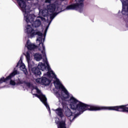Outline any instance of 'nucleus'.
Listing matches in <instances>:
<instances>
[{
	"mask_svg": "<svg viewBox=\"0 0 128 128\" xmlns=\"http://www.w3.org/2000/svg\"><path fill=\"white\" fill-rule=\"evenodd\" d=\"M70 108L73 110H78L79 112L74 116V113L72 112L70 109L67 108L64 112L66 116L70 118V116H73L72 120H74L76 118L82 114L86 110H90V112H96L98 110H103V109H99L102 106H96L94 105L86 104L82 102L78 101L74 97H71L70 98Z\"/></svg>",
	"mask_w": 128,
	"mask_h": 128,
	"instance_id": "f257e3e1",
	"label": "nucleus"
},
{
	"mask_svg": "<svg viewBox=\"0 0 128 128\" xmlns=\"http://www.w3.org/2000/svg\"><path fill=\"white\" fill-rule=\"evenodd\" d=\"M34 66V62H31L30 64H29L28 66L29 70H31L32 74L36 76H40V74H42V72L40 70H44L46 68V64L40 62H39L37 67L35 66Z\"/></svg>",
	"mask_w": 128,
	"mask_h": 128,
	"instance_id": "f03ea898",
	"label": "nucleus"
},
{
	"mask_svg": "<svg viewBox=\"0 0 128 128\" xmlns=\"http://www.w3.org/2000/svg\"><path fill=\"white\" fill-rule=\"evenodd\" d=\"M128 104L126 105H120L112 106H102L98 108L99 110H115V112H128Z\"/></svg>",
	"mask_w": 128,
	"mask_h": 128,
	"instance_id": "7ed1b4c3",
	"label": "nucleus"
},
{
	"mask_svg": "<svg viewBox=\"0 0 128 128\" xmlns=\"http://www.w3.org/2000/svg\"><path fill=\"white\" fill-rule=\"evenodd\" d=\"M56 84L58 86V87H56V90H62V92H63L64 94H62V92L61 94L62 96L64 98V100H68V98H70V93L68 92V91L64 88V86L60 82V80L56 81Z\"/></svg>",
	"mask_w": 128,
	"mask_h": 128,
	"instance_id": "20e7f679",
	"label": "nucleus"
},
{
	"mask_svg": "<svg viewBox=\"0 0 128 128\" xmlns=\"http://www.w3.org/2000/svg\"><path fill=\"white\" fill-rule=\"evenodd\" d=\"M27 33L30 34L31 38H34V36H38L39 37L38 38L36 39V40L38 42H40L42 40V33L38 31L37 32H34V30L32 29V26H30V25H28L27 26Z\"/></svg>",
	"mask_w": 128,
	"mask_h": 128,
	"instance_id": "39448f33",
	"label": "nucleus"
},
{
	"mask_svg": "<svg viewBox=\"0 0 128 128\" xmlns=\"http://www.w3.org/2000/svg\"><path fill=\"white\" fill-rule=\"evenodd\" d=\"M33 96H35L36 98H38L40 100V102L44 104L46 106L47 110H48V112H50V106L48 104V100L46 95L41 94L40 96H38V94H33Z\"/></svg>",
	"mask_w": 128,
	"mask_h": 128,
	"instance_id": "423d86ee",
	"label": "nucleus"
},
{
	"mask_svg": "<svg viewBox=\"0 0 128 128\" xmlns=\"http://www.w3.org/2000/svg\"><path fill=\"white\" fill-rule=\"evenodd\" d=\"M82 6L77 2L66 6V10H82Z\"/></svg>",
	"mask_w": 128,
	"mask_h": 128,
	"instance_id": "0eeeda50",
	"label": "nucleus"
},
{
	"mask_svg": "<svg viewBox=\"0 0 128 128\" xmlns=\"http://www.w3.org/2000/svg\"><path fill=\"white\" fill-rule=\"evenodd\" d=\"M24 16L26 23L28 24V22H34V15L29 14L30 12V10L24 9Z\"/></svg>",
	"mask_w": 128,
	"mask_h": 128,
	"instance_id": "6e6552de",
	"label": "nucleus"
},
{
	"mask_svg": "<svg viewBox=\"0 0 128 128\" xmlns=\"http://www.w3.org/2000/svg\"><path fill=\"white\" fill-rule=\"evenodd\" d=\"M18 74V70H14L12 72L10 73L9 76L4 78V77H2L0 78V84L4 82H6L8 80H12L14 76Z\"/></svg>",
	"mask_w": 128,
	"mask_h": 128,
	"instance_id": "1a4fd4ad",
	"label": "nucleus"
},
{
	"mask_svg": "<svg viewBox=\"0 0 128 128\" xmlns=\"http://www.w3.org/2000/svg\"><path fill=\"white\" fill-rule=\"evenodd\" d=\"M58 128H66V119L60 121L58 120L56 122Z\"/></svg>",
	"mask_w": 128,
	"mask_h": 128,
	"instance_id": "9d476101",
	"label": "nucleus"
},
{
	"mask_svg": "<svg viewBox=\"0 0 128 128\" xmlns=\"http://www.w3.org/2000/svg\"><path fill=\"white\" fill-rule=\"evenodd\" d=\"M19 6L23 9V12H24V10H26V2L24 0H16Z\"/></svg>",
	"mask_w": 128,
	"mask_h": 128,
	"instance_id": "9b49d317",
	"label": "nucleus"
},
{
	"mask_svg": "<svg viewBox=\"0 0 128 128\" xmlns=\"http://www.w3.org/2000/svg\"><path fill=\"white\" fill-rule=\"evenodd\" d=\"M54 110L55 112L58 116H60V118L66 120V117H64V112H62V108H58Z\"/></svg>",
	"mask_w": 128,
	"mask_h": 128,
	"instance_id": "f8f14e48",
	"label": "nucleus"
},
{
	"mask_svg": "<svg viewBox=\"0 0 128 128\" xmlns=\"http://www.w3.org/2000/svg\"><path fill=\"white\" fill-rule=\"evenodd\" d=\"M56 8V4H50L47 6V10L49 12H54Z\"/></svg>",
	"mask_w": 128,
	"mask_h": 128,
	"instance_id": "ddd939ff",
	"label": "nucleus"
},
{
	"mask_svg": "<svg viewBox=\"0 0 128 128\" xmlns=\"http://www.w3.org/2000/svg\"><path fill=\"white\" fill-rule=\"evenodd\" d=\"M51 82L50 80H48L46 77H42L41 80V82L42 84L44 86H48Z\"/></svg>",
	"mask_w": 128,
	"mask_h": 128,
	"instance_id": "4468645a",
	"label": "nucleus"
},
{
	"mask_svg": "<svg viewBox=\"0 0 128 128\" xmlns=\"http://www.w3.org/2000/svg\"><path fill=\"white\" fill-rule=\"evenodd\" d=\"M26 46H27V48L28 50H36V48L38 47L36 45L32 44H30L28 43V41H27L26 42Z\"/></svg>",
	"mask_w": 128,
	"mask_h": 128,
	"instance_id": "2eb2a0df",
	"label": "nucleus"
},
{
	"mask_svg": "<svg viewBox=\"0 0 128 128\" xmlns=\"http://www.w3.org/2000/svg\"><path fill=\"white\" fill-rule=\"evenodd\" d=\"M46 76H47L48 78H56V76L54 72V71L51 72H46Z\"/></svg>",
	"mask_w": 128,
	"mask_h": 128,
	"instance_id": "dca6fc26",
	"label": "nucleus"
},
{
	"mask_svg": "<svg viewBox=\"0 0 128 128\" xmlns=\"http://www.w3.org/2000/svg\"><path fill=\"white\" fill-rule=\"evenodd\" d=\"M40 20H37L34 22L32 24V26H33V28H38V26H40Z\"/></svg>",
	"mask_w": 128,
	"mask_h": 128,
	"instance_id": "f3484780",
	"label": "nucleus"
},
{
	"mask_svg": "<svg viewBox=\"0 0 128 128\" xmlns=\"http://www.w3.org/2000/svg\"><path fill=\"white\" fill-rule=\"evenodd\" d=\"M34 57L35 60H37V62H40L42 58V54L36 53L34 55Z\"/></svg>",
	"mask_w": 128,
	"mask_h": 128,
	"instance_id": "a211bd4d",
	"label": "nucleus"
},
{
	"mask_svg": "<svg viewBox=\"0 0 128 128\" xmlns=\"http://www.w3.org/2000/svg\"><path fill=\"white\" fill-rule=\"evenodd\" d=\"M26 58L28 63V66L31 62H32V61H30V52H26Z\"/></svg>",
	"mask_w": 128,
	"mask_h": 128,
	"instance_id": "6ab92c4d",
	"label": "nucleus"
},
{
	"mask_svg": "<svg viewBox=\"0 0 128 128\" xmlns=\"http://www.w3.org/2000/svg\"><path fill=\"white\" fill-rule=\"evenodd\" d=\"M58 14V12H52V14H50V20H54V18H56Z\"/></svg>",
	"mask_w": 128,
	"mask_h": 128,
	"instance_id": "aec40b11",
	"label": "nucleus"
},
{
	"mask_svg": "<svg viewBox=\"0 0 128 128\" xmlns=\"http://www.w3.org/2000/svg\"><path fill=\"white\" fill-rule=\"evenodd\" d=\"M18 66H20V68H22V60H20L18 62L16 68H18Z\"/></svg>",
	"mask_w": 128,
	"mask_h": 128,
	"instance_id": "412c9836",
	"label": "nucleus"
},
{
	"mask_svg": "<svg viewBox=\"0 0 128 128\" xmlns=\"http://www.w3.org/2000/svg\"><path fill=\"white\" fill-rule=\"evenodd\" d=\"M84 0H78L77 2H78V4H81V6H82V7L84 8Z\"/></svg>",
	"mask_w": 128,
	"mask_h": 128,
	"instance_id": "4be33fe9",
	"label": "nucleus"
},
{
	"mask_svg": "<svg viewBox=\"0 0 128 128\" xmlns=\"http://www.w3.org/2000/svg\"><path fill=\"white\" fill-rule=\"evenodd\" d=\"M42 49H43V50L42 51V53L44 54V56H46V52H44V50L45 48H44V43H42Z\"/></svg>",
	"mask_w": 128,
	"mask_h": 128,
	"instance_id": "5701e85b",
	"label": "nucleus"
},
{
	"mask_svg": "<svg viewBox=\"0 0 128 128\" xmlns=\"http://www.w3.org/2000/svg\"><path fill=\"white\" fill-rule=\"evenodd\" d=\"M10 84L11 86H16V82H14V80H10Z\"/></svg>",
	"mask_w": 128,
	"mask_h": 128,
	"instance_id": "b1692460",
	"label": "nucleus"
},
{
	"mask_svg": "<svg viewBox=\"0 0 128 128\" xmlns=\"http://www.w3.org/2000/svg\"><path fill=\"white\" fill-rule=\"evenodd\" d=\"M36 90L37 94H39V95L38 94V96H40V94H42V92L38 88H36Z\"/></svg>",
	"mask_w": 128,
	"mask_h": 128,
	"instance_id": "393cba45",
	"label": "nucleus"
},
{
	"mask_svg": "<svg viewBox=\"0 0 128 128\" xmlns=\"http://www.w3.org/2000/svg\"><path fill=\"white\" fill-rule=\"evenodd\" d=\"M24 82V81L20 80L18 79V80L16 84H22Z\"/></svg>",
	"mask_w": 128,
	"mask_h": 128,
	"instance_id": "a878e982",
	"label": "nucleus"
},
{
	"mask_svg": "<svg viewBox=\"0 0 128 128\" xmlns=\"http://www.w3.org/2000/svg\"><path fill=\"white\" fill-rule=\"evenodd\" d=\"M45 2L46 4H50V2H52V0H46Z\"/></svg>",
	"mask_w": 128,
	"mask_h": 128,
	"instance_id": "bb28decb",
	"label": "nucleus"
},
{
	"mask_svg": "<svg viewBox=\"0 0 128 128\" xmlns=\"http://www.w3.org/2000/svg\"><path fill=\"white\" fill-rule=\"evenodd\" d=\"M47 64V68L48 70H50V65L48 63H46Z\"/></svg>",
	"mask_w": 128,
	"mask_h": 128,
	"instance_id": "cd10ccee",
	"label": "nucleus"
},
{
	"mask_svg": "<svg viewBox=\"0 0 128 128\" xmlns=\"http://www.w3.org/2000/svg\"><path fill=\"white\" fill-rule=\"evenodd\" d=\"M48 27L46 28L45 30H44V32H46L47 30H48Z\"/></svg>",
	"mask_w": 128,
	"mask_h": 128,
	"instance_id": "c85d7f7f",
	"label": "nucleus"
},
{
	"mask_svg": "<svg viewBox=\"0 0 128 128\" xmlns=\"http://www.w3.org/2000/svg\"><path fill=\"white\" fill-rule=\"evenodd\" d=\"M48 27L46 28L45 30H44V32H46L47 30H48Z\"/></svg>",
	"mask_w": 128,
	"mask_h": 128,
	"instance_id": "c756f323",
	"label": "nucleus"
},
{
	"mask_svg": "<svg viewBox=\"0 0 128 128\" xmlns=\"http://www.w3.org/2000/svg\"><path fill=\"white\" fill-rule=\"evenodd\" d=\"M25 70H24V74H26V72H28V71L26 70V68H24Z\"/></svg>",
	"mask_w": 128,
	"mask_h": 128,
	"instance_id": "7c9ffc66",
	"label": "nucleus"
},
{
	"mask_svg": "<svg viewBox=\"0 0 128 128\" xmlns=\"http://www.w3.org/2000/svg\"><path fill=\"white\" fill-rule=\"evenodd\" d=\"M26 0V2H28V0Z\"/></svg>",
	"mask_w": 128,
	"mask_h": 128,
	"instance_id": "2f4dec72",
	"label": "nucleus"
},
{
	"mask_svg": "<svg viewBox=\"0 0 128 128\" xmlns=\"http://www.w3.org/2000/svg\"><path fill=\"white\" fill-rule=\"evenodd\" d=\"M62 0V2H64V0Z\"/></svg>",
	"mask_w": 128,
	"mask_h": 128,
	"instance_id": "473e14b6",
	"label": "nucleus"
},
{
	"mask_svg": "<svg viewBox=\"0 0 128 128\" xmlns=\"http://www.w3.org/2000/svg\"><path fill=\"white\" fill-rule=\"evenodd\" d=\"M24 68H25V67H26V66H25L24 65Z\"/></svg>",
	"mask_w": 128,
	"mask_h": 128,
	"instance_id": "72a5a7b5",
	"label": "nucleus"
},
{
	"mask_svg": "<svg viewBox=\"0 0 128 128\" xmlns=\"http://www.w3.org/2000/svg\"><path fill=\"white\" fill-rule=\"evenodd\" d=\"M80 12H81V11H80Z\"/></svg>",
	"mask_w": 128,
	"mask_h": 128,
	"instance_id": "f704fd0d",
	"label": "nucleus"
}]
</instances>
